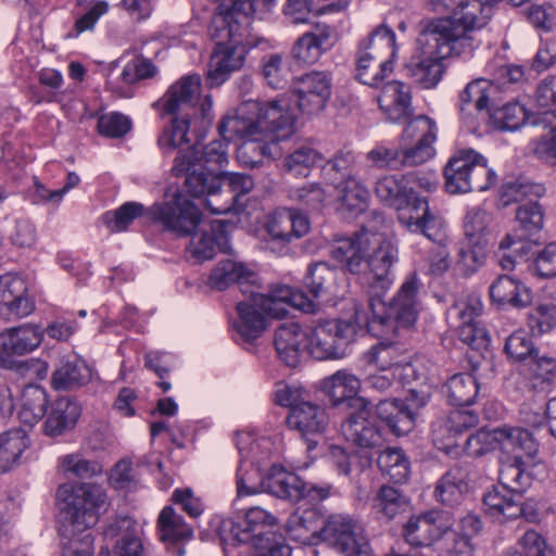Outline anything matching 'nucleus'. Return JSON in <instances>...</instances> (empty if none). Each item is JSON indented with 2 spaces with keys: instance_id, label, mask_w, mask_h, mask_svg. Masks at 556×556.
<instances>
[{
  "instance_id": "f257e3e1",
  "label": "nucleus",
  "mask_w": 556,
  "mask_h": 556,
  "mask_svg": "<svg viewBox=\"0 0 556 556\" xmlns=\"http://www.w3.org/2000/svg\"><path fill=\"white\" fill-rule=\"evenodd\" d=\"M418 278L410 275L389 305L378 299L368 307L354 303L353 320L332 319L319 323L308 330V353L316 359H337L346 355L357 327L366 326L368 332L383 337L399 328L412 327L418 316Z\"/></svg>"
},
{
  "instance_id": "f03ea898",
  "label": "nucleus",
  "mask_w": 556,
  "mask_h": 556,
  "mask_svg": "<svg viewBox=\"0 0 556 556\" xmlns=\"http://www.w3.org/2000/svg\"><path fill=\"white\" fill-rule=\"evenodd\" d=\"M151 220L174 236H191L189 251L193 257L205 261L214 256L216 247L227 252V228L230 223L226 220H213L211 223V236L207 231L194 233L202 222V213L194 203L184 193L175 191L172 195L165 194V200L154 203L148 208Z\"/></svg>"
},
{
  "instance_id": "7ed1b4c3",
  "label": "nucleus",
  "mask_w": 556,
  "mask_h": 556,
  "mask_svg": "<svg viewBox=\"0 0 556 556\" xmlns=\"http://www.w3.org/2000/svg\"><path fill=\"white\" fill-rule=\"evenodd\" d=\"M416 40L418 55L407 66L408 75L421 88L430 89L442 78V60L451 55L468 58L480 46L452 28L448 21L424 20Z\"/></svg>"
},
{
  "instance_id": "20e7f679",
  "label": "nucleus",
  "mask_w": 556,
  "mask_h": 556,
  "mask_svg": "<svg viewBox=\"0 0 556 556\" xmlns=\"http://www.w3.org/2000/svg\"><path fill=\"white\" fill-rule=\"evenodd\" d=\"M289 306L306 313L314 312L316 307L303 293L288 286H277L267 294L251 291L248 300L237 304L239 318L233 323V328L241 339L252 342L266 329L267 317L283 318Z\"/></svg>"
},
{
  "instance_id": "39448f33",
  "label": "nucleus",
  "mask_w": 556,
  "mask_h": 556,
  "mask_svg": "<svg viewBox=\"0 0 556 556\" xmlns=\"http://www.w3.org/2000/svg\"><path fill=\"white\" fill-rule=\"evenodd\" d=\"M277 519L267 510L253 506L245 510L243 518H228L220 525V539L233 546L249 545L256 556H290L292 548L283 534L274 528Z\"/></svg>"
},
{
  "instance_id": "423d86ee",
  "label": "nucleus",
  "mask_w": 556,
  "mask_h": 556,
  "mask_svg": "<svg viewBox=\"0 0 556 556\" xmlns=\"http://www.w3.org/2000/svg\"><path fill=\"white\" fill-rule=\"evenodd\" d=\"M445 189L451 194L485 191L496 182L486 159L473 149L456 151L444 167Z\"/></svg>"
},
{
  "instance_id": "0eeeda50",
  "label": "nucleus",
  "mask_w": 556,
  "mask_h": 556,
  "mask_svg": "<svg viewBox=\"0 0 556 556\" xmlns=\"http://www.w3.org/2000/svg\"><path fill=\"white\" fill-rule=\"evenodd\" d=\"M56 495L65 503L63 511L68 526L78 531L97 525L100 509L108 498L104 489L91 482L63 484L58 489Z\"/></svg>"
},
{
  "instance_id": "6e6552de",
  "label": "nucleus",
  "mask_w": 556,
  "mask_h": 556,
  "mask_svg": "<svg viewBox=\"0 0 556 556\" xmlns=\"http://www.w3.org/2000/svg\"><path fill=\"white\" fill-rule=\"evenodd\" d=\"M315 517L316 513L308 510L299 518V522L304 529L311 530L314 536L320 538L323 543L332 546L336 553L345 556H367L371 552L368 540L350 517L332 515L319 531L317 527L306 525Z\"/></svg>"
},
{
  "instance_id": "1a4fd4ad",
  "label": "nucleus",
  "mask_w": 556,
  "mask_h": 556,
  "mask_svg": "<svg viewBox=\"0 0 556 556\" xmlns=\"http://www.w3.org/2000/svg\"><path fill=\"white\" fill-rule=\"evenodd\" d=\"M333 77L328 71L313 70L293 79L291 91L298 109L307 115L318 114L332 96Z\"/></svg>"
},
{
  "instance_id": "9d476101",
  "label": "nucleus",
  "mask_w": 556,
  "mask_h": 556,
  "mask_svg": "<svg viewBox=\"0 0 556 556\" xmlns=\"http://www.w3.org/2000/svg\"><path fill=\"white\" fill-rule=\"evenodd\" d=\"M170 173L175 177L186 176L185 186L193 197L214 193L220 186V179L200 163L197 146H188L178 151Z\"/></svg>"
},
{
  "instance_id": "9b49d317",
  "label": "nucleus",
  "mask_w": 556,
  "mask_h": 556,
  "mask_svg": "<svg viewBox=\"0 0 556 556\" xmlns=\"http://www.w3.org/2000/svg\"><path fill=\"white\" fill-rule=\"evenodd\" d=\"M454 516L444 509H432L409 518L404 526L406 542L415 547H429L452 530Z\"/></svg>"
},
{
  "instance_id": "f8f14e48",
  "label": "nucleus",
  "mask_w": 556,
  "mask_h": 556,
  "mask_svg": "<svg viewBox=\"0 0 556 556\" xmlns=\"http://www.w3.org/2000/svg\"><path fill=\"white\" fill-rule=\"evenodd\" d=\"M258 13L254 0H236L230 8L213 16L210 34L214 40L230 39L239 42L240 38L248 39L250 17Z\"/></svg>"
},
{
  "instance_id": "ddd939ff",
  "label": "nucleus",
  "mask_w": 556,
  "mask_h": 556,
  "mask_svg": "<svg viewBox=\"0 0 556 556\" xmlns=\"http://www.w3.org/2000/svg\"><path fill=\"white\" fill-rule=\"evenodd\" d=\"M262 485L270 494L298 502L304 497L323 501L328 497L329 486L307 485L298 475L274 465L262 481Z\"/></svg>"
},
{
  "instance_id": "4468645a",
  "label": "nucleus",
  "mask_w": 556,
  "mask_h": 556,
  "mask_svg": "<svg viewBox=\"0 0 556 556\" xmlns=\"http://www.w3.org/2000/svg\"><path fill=\"white\" fill-rule=\"evenodd\" d=\"M377 242V235L363 227L351 236L337 239L330 254L345 270L361 275L366 271V258L369 256L371 247Z\"/></svg>"
},
{
  "instance_id": "2eb2a0df",
  "label": "nucleus",
  "mask_w": 556,
  "mask_h": 556,
  "mask_svg": "<svg viewBox=\"0 0 556 556\" xmlns=\"http://www.w3.org/2000/svg\"><path fill=\"white\" fill-rule=\"evenodd\" d=\"M216 41V49L211 56L206 76L210 87H218L224 84L231 73L242 67L247 49L257 46L256 42L241 38L239 42H233L230 39Z\"/></svg>"
},
{
  "instance_id": "dca6fc26",
  "label": "nucleus",
  "mask_w": 556,
  "mask_h": 556,
  "mask_svg": "<svg viewBox=\"0 0 556 556\" xmlns=\"http://www.w3.org/2000/svg\"><path fill=\"white\" fill-rule=\"evenodd\" d=\"M396 250L390 244V242L381 241L378 238V242L371 247L368 258H366V282L370 286L371 295L365 307L371 300L378 299L382 303L381 294L390 288L393 281L391 268L397 260Z\"/></svg>"
},
{
  "instance_id": "f3484780",
  "label": "nucleus",
  "mask_w": 556,
  "mask_h": 556,
  "mask_svg": "<svg viewBox=\"0 0 556 556\" xmlns=\"http://www.w3.org/2000/svg\"><path fill=\"white\" fill-rule=\"evenodd\" d=\"M201 96V77L197 74L186 75L173 84L155 106H160L165 114L190 118L200 109L198 104Z\"/></svg>"
},
{
  "instance_id": "a211bd4d",
  "label": "nucleus",
  "mask_w": 556,
  "mask_h": 556,
  "mask_svg": "<svg viewBox=\"0 0 556 556\" xmlns=\"http://www.w3.org/2000/svg\"><path fill=\"white\" fill-rule=\"evenodd\" d=\"M399 222L410 232L424 235L431 243L450 241L443 217L430 208L427 198L415 201L408 212L399 215Z\"/></svg>"
},
{
  "instance_id": "6ab92c4d",
  "label": "nucleus",
  "mask_w": 556,
  "mask_h": 556,
  "mask_svg": "<svg viewBox=\"0 0 556 556\" xmlns=\"http://www.w3.org/2000/svg\"><path fill=\"white\" fill-rule=\"evenodd\" d=\"M399 222L410 232L424 235L431 243L450 241L443 217L430 208L427 198L415 201L408 212L399 215Z\"/></svg>"
},
{
  "instance_id": "aec40b11",
  "label": "nucleus",
  "mask_w": 556,
  "mask_h": 556,
  "mask_svg": "<svg viewBox=\"0 0 556 556\" xmlns=\"http://www.w3.org/2000/svg\"><path fill=\"white\" fill-rule=\"evenodd\" d=\"M257 112L255 116L261 141H280L288 139L294 131V116L287 105L280 101H256Z\"/></svg>"
},
{
  "instance_id": "412c9836",
  "label": "nucleus",
  "mask_w": 556,
  "mask_h": 556,
  "mask_svg": "<svg viewBox=\"0 0 556 556\" xmlns=\"http://www.w3.org/2000/svg\"><path fill=\"white\" fill-rule=\"evenodd\" d=\"M494 90L491 81L480 78L470 81L459 94V114L463 124L471 132L479 128L480 119L489 112L490 94Z\"/></svg>"
},
{
  "instance_id": "4be33fe9",
  "label": "nucleus",
  "mask_w": 556,
  "mask_h": 556,
  "mask_svg": "<svg viewBox=\"0 0 556 556\" xmlns=\"http://www.w3.org/2000/svg\"><path fill=\"white\" fill-rule=\"evenodd\" d=\"M286 421L290 429L296 430L307 441L309 450L316 446V438L320 437L328 426L326 410L309 399L289 409Z\"/></svg>"
},
{
  "instance_id": "5701e85b",
  "label": "nucleus",
  "mask_w": 556,
  "mask_h": 556,
  "mask_svg": "<svg viewBox=\"0 0 556 556\" xmlns=\"http://www.w3.org/2000/svg\"><path fill=\"white\" fill-rule=\"evenodd\" d=\"M35 303L28 295L26 281L13 274L0 276V315L22 318L30 315Z\"/></svg>"
},
{
  "instance_id": "b1692460",
  "label": "nucleus",
  "mask_w": 556,
  "mask_h": 556,
  "mask_svg": "<svg viewBox=\"0 0 556 556\" xmlns=\"http://www.w3.org/2000/svg\"><path fill=\"white\" fill-rule=\"evenodd\" d=\"M345 439L359 447L375 448L383 443V437L368 404L362 405L342 422Z\"/></svg>"
},
{
  "instance_id": "393cba45",
  "label": "nucleus",
  "mask_w": 556,
  "mask_h": 556,
  "mask_svg": "<svg viewBox=\"0 0 556 556\" xmlns=\"http://www.w3.org/2000/svg\"><path fill=\"white\" fill-rule=\"evenodd\" d=\"M257 109L256 100H249L241 103L233 114L226 115L218 125V132L225 141L243 139L247 142L261 141L255 116Z\"/></svg>"
},
{
  "instance_id": "a878e982",
  "label": "nucleus",
  "mask_w": 556,
  "mask_h": 556,
  "mask_svg": "<svg viewBox=\"0 0 556 556\" xmlns=\"http://www.w3.org/2000/svg\"><path fill=\"white\" fill-rule=\"evenodd\" d=\"M495 0H464L453 10L451 16L439 17L448 21L452 28L466 37L476 38L477 30L483 28L492 14Z\"/></svg>"
},
{
  "instance_id": "bb28decb",
  "label": "nucleus",
  "mask_w": 556,
  "mask_h": 556,
  "mask_svg": "<svg viewBox=\"0 0 556 556\" xmlns=\"http://www.w3.org/2000/svg\"><path fill=\"white\" fill-rule=\"evenodd\" d=\"M399 386L406 388V400L413 407H425L432 394V383L425 364L415 359L394 367Z\"/></svg>"
},
{
  "instance_id": "cd10ccee",
  "label": "nucleus",
  "mask_w": 556,
  "mask_h": 556,
  "mask_svg": "<svg viewBox=\"0 0 556 556\" xmlns=\"http://www.w3.org/2000/svg\"><path fill=\"white\" fill-rule=\"evenodd\" d=\"M337 41L334 29L327 25H317L314 30L304 33L294 42L291 55L300 64H315Z\"/></svg>"
},
{
  "instance_id": "c85d7f7f",
  "label": "nucleus",
  "mask_w": 556,
  "mask_h": 556,
  "mask_svg": "<svg viewBox=\"0 0 556 556\" xmlns=\"http://www.w3.org/2000/svg\"><path fill=\"white\" fill-rule=\"evenodd\" d=\"M274 345L278 357L287 366L295 367L302 355L308 353V330L294 321L283 323L275 331Z\"/></svg>"
},
{
  "instance_id": "c756f323",
  "label": "nucleus",
  "mask_w": 556,
  "mask_h": 556,
  "mask_svg": "<svg viewBox=\"0 0 556 556\" xmlns=\"http://www.w3.org/2000/svg\"><path fill=\"white\" fill-rule=\"evenodd\" d=\"M380 110L392 123H406L414 113L410 87L402 81L387 83L378 97Z\"/></svg>"
},
{
  "instance_id": "7c9ffc66",
  "label": "nucleus",
  "mask_w": 556,
  "mask_h": 556,
  "mask_svg": "<svg viewBox=\"0 0 556 556\" xmlns=\"http://www.w3.org/2000/svg\"><path fill=\"white\" fill-rule=\"evenodd\" d=\"M516 223L520 233L516 236L509 233L506 235V237L500 242V250L511 249L515 245L519 247L515 248L514 252L523 249V241L543 228V206L532 199L520 204L516 210Z\"/></svg>"
},
{
  "instance_id": "2f4dec72",
  "label": "nucleus",
  "mask_w": 556,
  "mask_h": 556,
  "mask_svg": "<svg viewBox=\"0 0 556 556\" xmlns=\"http://www.w3.org/2000/svg\"><path fill=\"white\" fill-rule=\"evenodd\" d=\"M157 530L160 540L172 547L173 553H177L178 556L186 553L184 545L193 538L192 528L172 506H165L161 510L157 518Z\"/></svg>"
},
{
  "instance_id": "473e14b6",
  "label": "nucleus",
  "mask_w": 556,
  "mask_h": 556,
  "mask_svg": "<svg viewBox=\"0 0 556 556\" xmlns=\"http://www.w3.org/2000/svg\"><path fill=\"white\" fill-rule=\"evenodd\" d=\"M266 230L273 240L286 243L305 236L309 230V220L298 211L280 208L269 217Z\"/></svg>"
},
{
  "instance_id": "72a5a7b5",
  "label": "nucleus",
  "mask_w": 556,
  "mask_h": 556,
  "mask_svg": "<svg viewBox=\"0 0 556 556\" xmlns=\"http://www.w3.org/2000/svg\"><path fill=\"white\" fill-rule=\"evenodd\" d=\"M43 331L38 325L24 324L0 332V348L7 356H23L35 351L42 342Z\"/></svg>"
},
{
  "instance_id": "f704fd0d",
  "label": "nucleus",
  "mask_w": 556,
  "mask_h": 556,
  "mask_svg": "<svg viewBox=\"0 0 556 556\" xmlns=\"http://www.w3.org/2000/svg\"><path fill=\"white\" fill-rule=\"evenodd\" d=\"M81 415L80 404L70 396L56 399L47 413L43 424L46 435L55 438L71 431Z\"/></svg>"
},
{
  "instance_id": "c9c22d12",
  "label": "nucleus",
  "mask_w": 556,
  "mask_h": 556,
  "mask_svg": "<svg viewBox=\"0 0 556 556\" xmlns=\"http://www.w3.org/2000/svg\"><path fill=\"white\" fill-rule=\"evenodd\" d=\"M421 407H413L405 399H384L376 406L378 418L384 422L393 433L401 435L408 433L415 424L417 412Z\"/></svg>"
},
{
  "instance_id": "e433bc0d",
  "label": "nucleus",
  "mask_w": 556,
  "mask_h": 556,
  "mask_svg": "<svg viewBox=\"0 0 556 556\" xmlns=\"http://www.w3.org/2000/svg\"><path fill=\"white\" fill-rule=\"evenodd\" d=\"M103 535L108 543H114V556H141L147 552L132 520L127 517L115 519L104 529Z\"/></svg>"
},
{
  "instance_id": "4c0bfd02",
  "label": "nucleus",
  "mask_w": 556,
  "mask_h": 556,
  "mask_svg": "<svg viewBox=\"0 0 556 556\" xmlns=\"http://www.w3.org/2000/svg\"><path fill=\"white\" fill-rule=\"evenodd\" d=\"M405 176L397 177L394 175H387L376 182V195L387 205L394 207L397 211V216L414 205L420 197L413 190L404 185Z\"/></svg>"
},
{
  "instance_id": "58836bf2",
  "label": "nucleus",
  "mask_w": 556,
  "mask_h": 556,
  "mask_svg": "<svg viewBox=\"0 0 556 556\" xmlns=\"http://www.w3.org/2000/svg\"><path fill=\"white\" fill-rule=\"evenodd\" d=\"M323 388L334 406L348 402L350 406L358 408L367 404L362 397L357 396L362 388L361 380L348 370H338L330 377L325 378Z\"/></svg>"
},
{
  "instance_id": "ea45409f",
  "label": "nucleus",
  "mask_w": 556,
  "mask_h": 556,
  "mask_svg": "<svg viewBox=\"0 0 556 556\" xmlns=\"http://www.w3.org/2000/svg\"><path fill=\"white\" fill-rule=\"evenodd\" d=\"M490 296L498 305L523 308L532 303L533 295L529 287L508 275H502L490 286Z\"/></svg>"
},
{
  "instance_id": "a19ab883",
  "label": "nucleus",
  "mask_w": 556,
  "mask_h": 556,
  "mask_svg": "<svg viewBox=\"0 0 556 556\" xmlns=\"http://www.w3.org/2000/svg\"><path fill=\"white\" fill-rule=\"evenodd\" d=\"M485 511L498 521L516 519L523 516L525 508L517 494L495 485L483 495Z\"/></svg>"
},
{
  "instance_id": "79ce46f5",
  "label": "nucleus",
  "mask_w": 556,
  "mask_h": 556,
  "mask_svg": "<svg viewBox=\"0 0 556 556\" xmlns=\"http://www.w3.org/2000/svg\"><path fill=\"white\" fill-rule=\"evenodd\" d=\"M214 175L220 179V186H227L228 189L223 190V195L226 199L222 205L215 206L213 200L207 201V208L213 214L229 213L235 207L239 197L249 193L254 187L252 177L247 174L220 172Z\"/></svg>"
},
{
  "instance_id": "37998d69",
  "label": "nucleus",
  "mask_w": 556,
  "mask_h": 556,
  "mask_svg": "<svg viewBox=\"0 0 556 556\" xmlns=\"http://www.w3.org/2000/svg\"><path fill=\"white\" fill-rule=\"evenodd\" d=\"M358 52H367L374 58L392 65L396 56V42L394 31L387 25L382 24L376 27L367 38L363 39L358 45Z\"/></svg>"
},
{
  "instance_id": "c03bdc74",
  "label": "nucleus",
  "mask_w": 556,
  "mask_h": 556,
  "mask_svg": "<svg viewBox=\"0 0 556 556\" xmlns=\"http://www.w3.org/2000/svg\"><path fill=\"white\" fill-rule=\"evenodd\" d=\"M255 279V274L249 269L245 264L235 260H224L218 262L210 275V286L216 290H225L233 283H251Z\"/></svg>"
},
{
  "instance_id": "a18cd8bd",
  "label": "nucleus",
  "mask_w": 556,
  "mask_h": 556,
  "mask_svg": "<svg viewBox=\"0 0 556 556\" xmlns=\"http://www.w3.org/2000/svg\"><path fill=\"white\" fill-rule=\"evenodd\" d=\"M338 192V210L342 214L356 216L366 210L369 191L357 177L339 182Z\"/></svg>"
},
{
  "instance_id": "49530a36",
  "label": "nucleus",
  "mask_w": 556,
  "mask_h": 556,
  "mask_svg": "<svg viewBox=\"0 0 556 556\" xmlns=\"http://www.w3.org/2000/svg\"><path fill=\"white\" fill-rule=\"evenodd\" d=\"M528 389L534 393L546 394L549 392L553 379L556 375V359L546 355L534 353L527 362Z\"/></svg>"
},
{
  "instance_id": "de8ad7c7",
  "label": "nucleus",
  "mask_w": 556,
  "mask_h": 556,
  "mask_svg": "<svg viewBox=\"0 0 556 556\" xmlns=\"http://www.w3.org/2000/svg\"><path fill=\"white\" fill-rule=\"evenodd\" d=\"M466 478L462 467H452L438 481L433 493L435 500L448 506L459 504L468 490Z\"/></svg>"
},
{
  "instance_id": "09e8293b",
  "label": "nucleus",
  "mask_w": 556,
  "mask_h": 556,
  "mask_svg": "<svg viewBox=\"0 0 556 556\" xmlns=\"http://www.w3.org/2000/svg\"><path fill=\"white\" fill-rule=\"evenodd\" d=\"M29 446V438L22 429H11L0 434V473L20 465L21 457Z\"/></svg>"
},
{
  "instance_id": "8fccbe9b",
  "label": "nucleus",
  "mask_w": 556,
  "mask_h": 556,
  "mask_svg": "<svg viewBox=\"0 0 556 556\" xmlns=\"http://www.w3.org/2000/svg\"><path fill=\"white\" fill-rule=\"evenodd\" d=\"M479 424V416L472 409H452L445 417L432 422V433L434 442L442 441L447 437L460 433L464 430L473 428Z\"/></svg>"
},
{
  "instance_id": "3c124183",
  "label": "nucleus",
  "mask_w": 556,
  "mask_h": 556,
  "mask_svg": "<svg viewBox=\"0 0 556 556\" xmlns=\"http://www.w3.org/2000/svg\"><path fill=\"white\" fill-rule=\"evenodd\" d=\"M91 380V370L81 359L62 363L52 375L55 390H73L87 384Z\"/></svg>"
},
{
  "instance_id": "603ef678",
  "label": "nucleus",
  "mask_w": 556,
  "mask_h": 556,
  "mask_svg": "<svg viewBox=\"0 0 556 556\" xmlns=\"http://www.w3.org/2000/svg\"><path fill=\"white\" fill-rule=\"evenodd\" d=\"M479 387L477 379L471 374H455L443 384V393L452 405H471L477 395Z\"/></svg>"
},
{
  "instance_id": "864d4df0",
  "label": "nucleus",
  "mask_w": 556,
  "mask_h": 556,
  "mask_svg": "<svg viewBox=\"0 0 556 556\" xmlns=\"http://www.w3.org/2000/svg\"><path fill=\"white\" fill-rule=\"evenodd\" d=\"M338 271L325 262H318L308 267L304 286L314 298L334 294L337 291Z\"/></svg>"
},
{
  "instance_id": "5fc2aeb1",
  "label": "nucleus",
  "mask_w": 556,
  "mask_h": 556,
  "mask_svg": "<svg viewBox=\"0 0 556 556\" xmlns=\"http://www.w3.org/2000/svg\"><path fill=\"white\" fill-rule=\"evenodd\" d=\"M48 395L46 390L36 384L27 386L22 393V406L18 419L27 426L37 424L47 413Z\"/></svg>"
},
{
  "instance_id": "6e6d98bb",
  "label": "nucleus",
  "mask_w": 556,
  "mask_h": 556,
  "mask_svg": "<svg viewBox=\"0 0 556 556\" xmlns=\"http://www.w3.org/2000/svg\"><path fill=\"white\" fill-rule=\"evenodd\" d=\"M377 464L380 471L394 483H403L408 480L410 463L402 448H386L378 456Z\"/></svg>"
},
{
  "instance_id": "4d7b16f0",
  "label": "nucleus",
  "mask_w": 556,
  "mask_h": 556,
  "mask_svg": "<svg viewBox=\"0 0 556 556\" xmlns=\"http://www.w3.org/2000/svg\"><path fill=\"white\" fill-rule=\"evenodd\" d=\"M190 129V118L173 117L170 124L166 126L157 138V146L164 155L170 154L175 150L186 149L192 146L188 138Z\"/></svg>"
},
{
  "instance_id": "13d9d810",
  "label": "nucleus",
  "mask_w": 556,
  "mask_h": 556,
  "mask_svg": "<svg viewBox=\"0 0 556 556\" xmlns=\"http://www.w3.org/2000/svg\"><path fill=\"white\" fill-rule=\"evenodd\" d=\"M321 160L323 156L319 152L311 147L303 146L285 156L282 169L292 177L305 178L311 174L312 168L318 165Z\"/></svg>"
},
{
  "instance_id": "bf43d9fd",
  "label": "nucleus",
  "mask_w": 556,
  "mask_h": 556,
  "mask_svg": "<svg viewBox=\"0 0 556 556\" xmlns=\"http://www.w3.org/2000/svg\"><path fill=\"white\" fill-rule=\"evenodd\" d=\"M392 72V65L363 51L356 52V78L364 85L379 87L384 77Z\"/></svg>"
},
{
  "instance_id": "052dcab7",
  "label": "nucleus",
  "mask_w": 556,
  "mask_h": 556,
  "mask_svg": "<svg viewBox=\"0 0 556 556\" xmlns=\"http://www.w3.org/2000/svg\"><path fill=\"white\" fill-rule=\"evenodd\" d=\"M531 476L525 470L519 457L504 463L500 469L498 485L509 490L521 497V494L531 485Z\"/></svg>"
},
{
  "instance_id": "680f3d73",
  "label": "nucleus",
  "mask_w": 556,
  "mask_h": 556,
  "mask_svg": "<svg viewBox=\"0 0 556 556\" xmlns=\"http://www.w3.org/2000/svg\"><path fill=\"white\" fill-rule=\"evenodd\" d=\"M546 188L542 184L532 181L516 180L502 186L500 192V203L502 206H508L526 199L541 198L545 194Z\"/></svg>"
},
{
  "instance_id": "e2e57ef3",
  "label": "nucleus",
  "mask_w": 556,
  "mask_h": 556,
  "mask_svg": "<svg viewBox=\"0 0 556 556\" xmlns=\"http://www.w3.org/2000/svg\"><path fill=\"white\" fill-rule=\"evenodd\" d=\"M484 257V248L481 243L463 240L458 245L456 268L462 275L470 276L482 266Z\"/></svg>"
},
{
  "instance_id": "0e129e2a",
  "label": "nucleus",
  "mask_w": 556,
  "mask_h": 556,
  "mask_svg": "<svg viewBox=\"0 0 556 556\" xmlns=\"http://www.w3.org/2000/svg\"><path fill=\"white\" fill-rule=\"evenodd\" d=\"M324 175L333 184L355 176V155L351 151H339L323 165Z\"/></svg>"
},
{
  "instance_id": "69168bd1",
  "label": "nucleus",
  "mask_w": 556,
  "mask_h": 556,
  "mask_svg": "<svg viewBox=\"0 0 556 556\" xmlns=\"http://www.w3.org/2000/svg\"><path fill=\"white\" fill-rule=\"evenodd\" d=\"M144 213V207L138 202H126L114 211L103 214L104 225L112 232L125 231L129 225Z\"/></svg>"
},
{
  "instance_id": "338daca9",
  "label": "nucleus",
  "mask_w": 556,
  "mask_h": 556,
  "mask_svg": "<svg viewBox=\"0 0 556 556\" xmlns=\"http://www.w3.org/2000/svg\"><path fill=\"white\" fill-rule=\"evenodd\" d=\"M288 198L312 211H320L327 198L326 190L319 182H307L288 190Z\"/></svg>"
},
{
  "instance_id": "774afa93",
  "label": "nucleus",
  "mask_w": 556,
  "mask_h": 556,
  "mask_svg": "<svg viewBox=\"0 0 556 556\" xmlns=\"http://www.w3.org/2000/svg\"><path fill=\"white\" fill-rule=\"evenodd\" d=\"M532 336H542L556 326V304L541 303L533 307L527 317Z\"/></svg>"
}]
</instances>
